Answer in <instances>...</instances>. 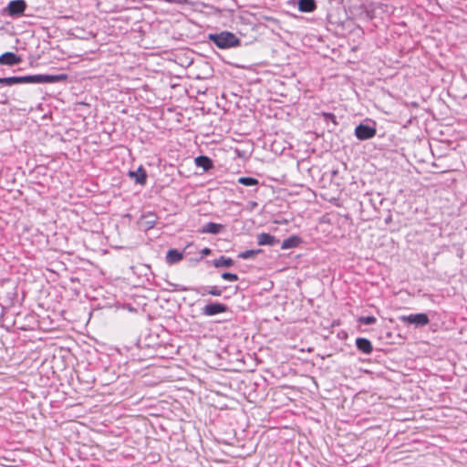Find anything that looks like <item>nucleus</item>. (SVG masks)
<instances>
[{
	"label": "nucleus",
	"mask_w": 467,
	"mask_h": 467,
	"mask_svg": "<svg viewBox=\"0 0 467 467\" xmlns=\"http://www.w3.org/2000/svg\"><path fill=\"white\" fill-rule=\"evenodd\" d=\"M207 37L220 49L241 46V40L234 33L229 31L209 34Z\"/></svg>",
	"instance_id": "nucleus-1"
},
{
	"label": "nucleus",
	"mask_w": 467,
	"mask_h": 467,
	"mask_svg": "<svg viewBox=\"0 0 467 467\" xmlns=\"http://www.w3.org/2000/svg\"><path fill=\"white\" fill-rule=\"evenodd\" d=\"M169 285L172 286L173 288L171 291H188L192 290L195 291L198 294H201L202 296L206 295H211L213 296H221L223 295V292L226 289V286L219 287L217 285H211V286H205L202 288H189L187 286L179 285V284H172L169 283Z\"/></svg>",
	"instance_id": "nucleus-2"
},
{
	"label": "nucleus",
	"mask_w": 467,
	"mask_h": 467,
	"mask_svg": "<svg viewBox=\"0 0 467 467\" xmlns=\"http://www.w3.org/2000/svg\"><path fill=\"white\" fill-rule=\"evenodd\" d=\"M26 7L27 4L25 0H12L4 9L3 14L16 18L24 15Z\"/></svg>",
	"instance_id": "nucleus-3"
},
{
	"label": "nucleus",
	"mask_w": 467,
	"mask_h": 467,
	"mask_svg": "<svg viewBox=\"0 0 467 467\" xmlns=\"http://www.w3.org/2000/svg\"><path fill=\"white\" fill-rule=\"evenodd\" d=\"M32 84H41V83H57L66 81L67 79V74H58V75H48V74H37L31 75Z\"/></svg>",
	"instance_id": "nucleus-4"
},
{
	"label": "nucleus",
	"mask_w": 467,
	"mask_h": 467,
	"mask_svg": "<svg viewBox=\"0 0 467 467\" xmlns=\"http://www.w3.org/2000/svg\"><path fill=\"white\" fill-rule=\"evenodd\" d=\"M227 311H229L227 305L219 302H211L202 307L201 314L204 317H213Z\"/></svg>",
	"instance_id": "nucleus-5"
},
{
	"label": "nucleus",
	"mask_w": 467,
	"mask_h": 467,
	"mask_svg": "<svg viewBox=\"0 0 467 467\" xmlns=\"http://www.w3.org/2000/svg\"><path fill=\"white\" fill-rule=\"evenodd\" d=\"M399 319L404 324H413L416 327H423L428 325L430 322L429 317L424 313L400 316Z\"/></svg>",
	"instance_id": "nucleus-6"
},
{
	"label": "nucleus",
	"mask_w": 467,
	"mask_h": 467,
	"mask_svg": "<svg viewBox=\"0 0 467 467\" xmlns=\"http://www.w3.org/2000/svg\"><path fill=\"white\" fill-rule=\"evenodd\" d=\"M377 130L374 126L360 123L355 128L354 134L359 140H367L375 137Z\"/></svg>",
	"instance_id": "nucleus-7"
},
{
	"label": "nucleus",
	"mask_w": 467,
	"mask_h": 467,
	"mask_svg": "<svg viewBox=\"0 0 467 467\" xmlns=\"http://www.w3.org/2000/svg\"><path fill=\"white\" fill-rule=\"evenodd\" d=\"M0 84L6 86L16 84H32L31 75L0 78Z\"/></svg>",
	"instance_id": "nucleus-8"
},
{
	"label": "nucleus",
	"mask_w": 467,
	"mask_h": 467,
	"mask_svg": "<svg viewBox=\"0 0 467 467\" xmlns=\"http://www.w3.org/2000/svg\"><path fill=\"white\" fill-rule=\"evenodd\" d=\"M257 244L259 245H270L274 246L279 244V240L275 236L268 233H260L256 236Z\"/></svg>",
	"instance_id": "nucleus-9"
},
{
	"label": "nucleus",
	"mask_w": 467,
	"mask_h": 467,
	"mask_svg": "<svg viewBox=\"0 0 467 467\" xmlns=\"http://www.w3.org/2000/svg\"><path fill=\"white\" fill-rule=\"evenodd\" d=\"M22 61V58L13 52H5L0 56V64L6 66L17 65Z\"/></svg>",
	"instance_id": "nucleus-10"
},
{
	"label": "nucleus",
	"mask_w": 467,
	"mask_h": 467,
	"mask_svg": "<svg viewBox=\"0 0 467 467\" xmlns=\"http://www.w3.org/2000/svg\"><path fill=\"white\" fill-rule=\"evenodd\" d=\"M129 176L138 184L145 185L147 182V172L142 166H140L136 171H130Z\"/></svg>",
	"instance_id": "nucleus-11"
},
{
	"label": "nucleus",
	"mask_w": 467,
	"mask_h": 467,
	"mask_svg": "<svg viewBox=\"0 0 467 467\" xmlns=\"http://www.w3.org/2000/svg\"><path fill=\"white\" fill-rule=\"evenodd\" d=\"M223 230H224V225H223L221 223H213V222H209L202 227L201 233L218 234Z\"/></svg>",
	"instance_id": "nucleus-12"
},
{
	"label": "nucleus",
	"mask_w": 467,
	"mask_h": 467,
	"mask_svg": "<svg viewBox=\"0 0 467 467\" xmlns=\"http://www.w3.org/2000/svg\"><path fill=\"white\" fill-rule=\"evenodd\" d=\"M357 348L364 354H370L373 351L371 342L365 337H358L356 339Z\"/></svg>",
	"instance_id": "nucleus-13"
},
{
	"label": "nucleus",
	"mask_w": 467,
	"mask_h": 467,
	"mask_svg": "<svg viewBox=\"0 0 467 467\" xmlns=\"http://www.w3.org/2000/svg\"><path fill=\"white\" fill-rule=\"evenodd\" d=\"M297 7L300 12L310 13L317 9L316 0H298Z\"/></svg>",
	"instance_id": "nucleus-14"
},
{
	"label": "nucleus",
	"mask_w": 467,
	"mask_h": 467,
	"mask_svg": "<svg viewBox=\"0 0 467 467\" xmlns=\"http://www.w3.org/2000/svg\"><path fill=\"white\" fill-rule=\"evenodd\" d=\"M183 258V253L177 249H170L166 254V263L168 265H174Z\"/></svg>",
	"instance_id": "nucleus-15"
},
{
	"label": "nucleus",
	"mask_w": 467,
	"mask_h": 467,
	"mask_svg": "<svg viewBox=\"0 0 467 467\" xmlns=\"http://www.w3.org/2000/svg\"><path fill=\"white\" fill-rule=\"evenodd\" d=\"M196 166L202 167L204 171H208L213 168L212 160L204 155L198 156L194 159Z\"/></svg>",
	"instance_id": "nucleus-16"
},
{
	"label": "nucleus",
	"mask_w": 467,
	"mask_h": 467,
	"mask_svg": "<svg viewBox=\"0 0 467 467\" xmlns=\"http://www.w3.org/2000/svg\"><path fill=\"white\" fill-rule=\"evenodd\" d=\"M302 243V239L297 235H291L282 242L281 249L286 250L297 247Z\"/></svg>",
	"instance_id": "nucleus-17"
},
{
	"label": "nucleus",
	"mask_w": 467,
	"mask_h": 467,
	"mask_svg": "<svg viewBox=\"0 0 467 467\" xmlns=\"http://www.w3.org/2000/svg\"><path fill=\"white\" fill-rule=\"evenodd\" d=\"M234 261L224 255H221L219 258L213 260V265L216 268H229L234 265Z\"/></svg>",
	"instance_id": "nucleus-18"
},
{
	"label": "nucleus",
	"mask_w": 467,
	"mask_h": 467,
	"mask_svg": "<svg viewBox=\"0 0 467 467\" xmlns=\"http://www.w3.org/2000/svg\"><path fill=\"white\" fill-rule=\"evenodd\" d=\"M262 252L261 249H256V250H246V251H244V252H241L239 254H238V258H241V259H244V260H246V259H251V258H254L255 255H257L258 254H260Z\"/></svg>",
	"instance_id": "nucleus-19"
},
{
	"label": "nucleus",
	"mask_w": 467,
	"mask_h": 467,
	"mask_svg": "<svg viewBox=\"0 0 467 467\" xmlns=\"http://www.w3.org/2000/svg\"><path fill=\"white\" fill-rule=\"evenodd\" d=\"M238 182L244 186H254L259 183L258 180L253 177H240Z\"/></svg>",
	"instance_id": "nucleus-20"
},
{
	"label": "nucleus",
	"mask_w": 467,
	"mask_h": 467,
	"mask_svg": "<svg viewBox=\"0 0 467 467\" xmlns=\"http://www.w3.org/2000/svg\"><path fill=\"white\" fill-rule=\"evenodd\" d=\"M358 322L359 324H364V325H373L377 322V319L373 316L360 317H358Z\"/></svg>",
	"instance_id": "nucleus-21"
},
{
	"label": "nucleus",
	"mask_w": 467,
	"mask_h": 467,
	"mask_svg": "<svg viewBox=\"0 0 467 467\" xmlns=\"http://www.w3.org/2000/svg\"><path fill=\"white\" fill-rule=\"evenodd\" d=\"M221 276L223 280H227V281H231V282H235V281L239 280V277L236 274H233V273H229V272L223 273Z\"/></svg>",
	"instance_id": "nucleus-22"
},
{
	"label": "nucleus",
	"mask_w": 467,
	"mask_h": 467,
	"mask_svg": "<svg viewBox=\"0 0 467 467\" xmlns=\"http://www.w3.org/2000/svg\"><path fill=\"white\" fill-rule=\"evenodd\" d=\"M322 116L324 117V119L327 120V121H331L333 122L335 125H337V117L335 116L334 113H331V112H323L322 113Z\"/></svg>",
	"instance_id": "nucleus-23"
},
{
	"label": "nucleus",
	"mask_w": 467,
	"mask_h": 467,
	"mask_svg": "<svg viewBox=\"0 0 467 467\" xmlns=\"http://www.w3.org/2000/svg\"><path fill=\"white\" fill-rule=\"evenodd\" d=\"M374 10L375 8H371L369 10H367V16L368 19H373L374 18Z\"/></svg>",
	"instance_id": "nucleus-24"
},
{
	"label": "nucleus",
	"mask_w": 467,
	"mask_h": 467,
	"mask_svg": "<svg viewBox=\"0 0 467 467\" xmlns=\"http://www.w3.org/2000/svg\"><path fill=\"white\" fill-rule=\"evenodd\" d=\"M212 253V250L208 247H204L202 251H201V254L202 255H209L210 254Z\"/></svg>",
	"instance_id": "nucleus-25"
}]
</instances>
